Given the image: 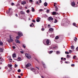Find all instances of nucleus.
Masks as SVG:
<instances>
[{
  "mask_svg": "<svg viewBox=\"0 0 78 78\" xmlns=\"http://www.w3.org/2000/svg\"><path fill=\"white\" fill-rule=\"evenodd\" d=\"M25 56L28 59H31V55L27 53L25 54Z\"/></svg>",
  "mask_w": 78,
  "mask_h": 78,
  "instance_id": "f257e3e1",
  "label": "nucleus"
},
{
  "mask_svg": "<svg viewBox=\"0 0 78 78\" xmlns=\"http://www.w3.org/2000/svg\"><path fill=\"white\" fill-rule=\"evenodd\" d=\"M53 20V18L51 17H50L48 18V20L49 21H51V20Z\"/></svg>",
  "mask_w": 78,
  "mask_h": 78,
  "instance_id": "f03ea898",
  "label": "nucleus"
},
{
  "mask_svg": "<svg viewBox=\"0 0 78 78\" xmlns=\"http://www.w3.org/2000/svg\"><path fill=\"white\" fill-rule=\"evenodd\" d=\"M18 35L19 36H23V34H22V33L20 32H19L18 33Z\"/></svg>",
  "mask_w": 78,
  "mask_h": 78,
  "instance_id": "7ed1b4c3",
  "label": "nucleus"
},
{
  "mask_svg": "<svg viewBox=\"0 0 78 78\" xmlns=\"http://www.w3.org/2000/svg\"><path fill=\"white\" fill-rule=\"evenodd\" d=\"M40 20H41V18H40V17H38L37 18L36 21L37 22H40Z\"/></svg>",
  "mask_w": 78,
  "mask_h": 78,
  "instance_id": "20e7f679",
  "label": "nucleus"
},
{
  "mask_svg": "<svg viewBox=\"0 0 78 78\" xmlns=\"http://www.w3.org/2000/svg\"><path fill=\"white\" fill-rule=\"evenodd\" d=\"M31 65L30 63H28L26 65V68H28V67H30V66H31Z\"/></svg>",
  "mask_w": 78,
  "mask_h": 78,
  "instance_id": "39448f33",
  "label": "nucleus"
},
{
  "mask_svg": "<svg viewBox=\"0 0 78 78\" xmlns=\"http://www.w3.org/2000/svg\"><path fill=\"white\" fill-rule=\"evenodd\" d=\"M30 70L31 71H33L34 72H35L36 71V69H34V68H31L30 69Z\"/></svg>",
  "mask_w": 78,
  "mask_h": 78,
  "instance_id": "423d86ee",
  "label": "nucleus"
},
{
  "mask_svg": "<svg viewBox=\"0 0 78 78\" xmlns=\"http://www.w3.org/2000/svg\"><path fill=\"white\" fill-rule=\"evenodd\" d=\"M71 5L72 6H74L75 5V3L74 2H73L71 3Z\"/></svg>",
  "mask_w": 78,
  "mask_h": 78,
  "instance_id": "0eeeda50",
  "label": "nucleus"
},
{
  "mask_svg": "<svg viewBox=\"0 0 78 78\" xmlns=\"http://www.w3.org/2000/svg\"><path fill=\"white\" fill-rule=\"evenodd\" d=\"M15 41L16 42V43H18L19 44H20V41L19 40L16 39L15 40Z\"/></svg>",
  "mask_w": 78,
  "mask_h": 78,
  "instance_id": "6e6552de",
  "label": "nucleus"
},
{
  "mask_svg": "<svg viewBox=\"0 0 78 78\" xmlns=\"http://www.w3.org/2000/svg\"><path fill=\"white\" fill-rule=\"evenodd\" d=\"M21 3L22 5H25V4H26V2L25 1H23L21 2Z\"/></svg>",
  "mask_w": 78,
  "mask_h": 78,
  "instance_id": "1a4fd4ad",
  "label": "nucleus"
},
{
  "mask_svg": "<svg viewBox=\"0 0 78 78\" xmlns=\"http://www.w3.org/2000/svg\"><path fill=\"white\" fill-rule=\"evenodd\" d=\"M12 56L13 58H16V54H13Z\"/></svg>",
  "mask_w": 78,
  "mask_h": 78,
  "instance_id": "9d476101",
  "label": "nucleus"
},
{
  "mask_svg": "<svg viewBox=\"0 0 78 78\" xmlns=\"http://www.w3.org/2000/svg\"><path fill=\"white\" fill-rule=\"evenodd\" d=\"M12 65H10V64H9L8 65V67H10V69H12Z\"/></svg>",
  "mask_w": 78,
  "mask_h": 78,
  "instance_id": "9b49d317",
  "label": "nucleus"
},
{
  "mask_svg": "<svg viewBox=\"0 0 78 78\" xmlns=\"http://www.w3.org/2000/svg\"><path fill=\"white\" fill-rule=\"evenodd\" d=\"M71 48L72 50H73L75 48V47H74V46L72 45L71 46Z\"/></svg>",
  "mask_w": 78,
  "mask_h": 78,
  "instance_id": "f8f14e48",
  "label": "nucleus"
},
{
  "mask_svg": "<svg viewBox=\"0 0 78 78\" xmlns=\"http://www.w3.org/2000/svg\"><path fill=\"white\" fill-rule=\"evenodd\" d=\"M49 43H50V42L49 41V40H47L46 41V44L47 45H48L49 44Z\"/></svg>",
  "mask_w": 78,
  "mask_h": 78,
  "instance_id": "ddd939ff",
  "label": "nucleus"
},
{
  "mask_svg": "<svg viewBox=\"0 0 78 78\" xmlns=\"http://www.w3.org/2000/svg\"><path fill=\"white\" fill-rule=\"evenodd\" d=\"M9 37L10 38V42H12V41L13 40H12V38H11V36H9Z\"/></svg>",
  "mask_w": 78,
  "mask_h": 78,
  "instance_id": "4468645a",
  "label": "nucleus"
},
{
  "mask_svg": "<svg viewBox=\"0 0 78 78\" xmlns=\"http://www.w3.org/2000/svg\"><path fill=\"white\" fill-rule=\"evenodd\" d=\"M20 13L21 14H25V12L23 11H21Z\"/></svg>",
  "mask_w": 78,
  "mask_h": 78,
  "instance_id": "2eb2a0df",
  "label": "nucleus"
},
{
  "mask_svg": "<svg viewBox=\"0 0 78 78\" xmlns=\"http://www.w3.org/2000/svg\"><path fill=\"white\" fill-rule=\"evenodd\" d=\"M49 31H53V29L52 28H51L49 29Z\"/></svg>",
  "mask_w": 78,
  "mask_h": 78,
  "instance_id": "dca6fc26",
  "label": "nucleus"
},
{
  "mask_svg": "<svg viewBox=\"0 0 78 78\" xmlns=\"http://www.w3.org/2000/svg\"><path fill=\"white\" fill-rule=\"evenodd\" d=\"M44 6H47V3H44Z\"/></svg>",
  "mask_w": 78,
  "mask_h": 78,
  "instance_id": "f3484780",
  "label": "nucleus"
},
{
  "mask_svg": "<svg viewBox=\"0 0 78 78\" xmlns=\"http://www.w3.org/2000/svg\"><path fill=\"white\" fill-rule=\"evenodd\" d=\"M56 14V12H52V14L53 15H55Z\"/></svg>",
  "mask_w": 78,
  "mask_h": 78,
  "instance_id": "a211bd4d",
  "label": "nucleus"
},
{
  "mask_svg": "<svg viewBox=\"0 0 78 78\" xmlns=\"http://www.w3.org/2000/svg\"><path fill=\"white\" fill-rule=\"evenodd\" d=\"M0 45L1 46L3 45V42L2 41H0Z\"/></svg>",
  "mask_w": 78,
  "mask_h": 78,
  "instance_id": "6ab92c4d",
  "label": "nucleus"
},
{
  "mask_svg": "<svg viewBox=\"0 0 78 78\" xmlns=\"http://www.w3.org/2000/svg\"><path fill=\"white\" fill-rule=\"evenodd\" d=\"M3 50L2 48H0V52H3Z\"/></svg>",
  "mask_w": 78,
  "mask_h": 78,
  "instance_id": "aec40b11",
  "label": "nucleus"
},
{
  "mask_svg": "<svg viewBox=\"0 0 78 78\" xmlns=\"http://www.w3.org/2000/svg\"><path fill=\"white\" fill-rule=\"evenodd\" d=\"M32 11L33 12H34V9L33 7H32Z\"/></svg>",
  "mask_w": 78,
  "mask_h": 78,
  "instance_id": "412c9836",
  "label": "nucleus"
},
{
  "mask_svg": "<svg viewBox=\"0 0 78 78\" xmlns=\"http://www.w3.org/2000/svg\"><path fill=\"white\" fill-rule=\"evenodd\" d=\"M34 25H33V23H32V24L30 25V27H33Z\"/></svg>",
  "mask_w": 78,
  "mask_h": 78,
  "instance_id": "4be33fe9",
  "label": "nucleus"
},
{
  "mask_svg": "<svg viewBox=\"0 0 78 78\" xmlns=\"http://www.w3.org/2000/svg\"><path fill=\"white\" fill-rule=\"evenodd\" d=\"M56 54H60V52L59 51H57L56 52Z\"/></svg>",
  "mask_w": 78,
  "mask_h": 78,
  "instance_id": "5701e85b",
  "label": "nucleus"
},
{
  "mask_svg": "<svg viewBox=\"0 0 78 78\" xmlns=\"http://www.w3.org/2000/svg\"><path fill=\"white\" fill-rule=\"evenodd\" d=\"M67 58H69L70 57V56L69 55H67Z\"/></svg>",
  "mask_w": 78,
  "mask_h": 78,
  "instance_id": "b1692460",
  "label": "nucleus"
},
{
  "mask_svg": "<svg viewBox=\"0 0 78 78\" xmlns=\"http://www.w3.org/2000/svg\"><path fill=\"white\" fill-rule=\"evenodd\" d=\"M50 27H51L50 26V25L48 24V28H50Z\"/></svg>",
  "mask_w": 78,
  "mask_h": 78,
  "instance_id": "393cba45",
  "label": "nucleus"
},
{
  "mask_svg": "<svg viewBox=\"0 0 78 78\" xmlns=\"http://www.w3.org/2000/svg\"><path fill=\"white\" fill-rule=\"evenodd\" d=\"M7 41L9 42V43H11V41H10V40L9 39H7Z\"/></svg>",
  "mask_w": 78,
  "mask_h": 78,
  "instance_id": "a878e982",
  "label": "nucleus"
},
{
  "mask_svg": "<svg viewBox=\"0 0 78 78\" xmlns=\"http://www.w3.org/2000/svg\"><path fill=\"white\" fill-rule=\"evenodd\" d=\"M23 48H25V47H26V46H25V44H23Z\"/></svg>",
  "mask_w": 78,
  "mask_h": 78,
  "instance_id": "bb28decb",
  "label": "nucleus"
},
{
  "mask_svg": "<svg viewBox=\"0 0 78 78\" xmlns=\"http://www.w3.org/2000/svg\"><path fill=\"white\" fill-rule=\"evenodd\" d=\"M59 38V37L58 36H57L55 37V39H58Z\"/></svg>",
  "mask_w": 78,
  "mask_h": 78,
  "instance_id": "cd10ccee",
  "label": "nucleus"
},
{
  "mask_svg": "<svg viewBox=\"0 0 78 78\" xmlns=\"http://www.w3.org/2000/svg\"><path fill=\"white\" fill-rule=\"evenodd\" d=\"M26 12H27V13H29V12H30V10L28 9L27 10Z\"/></svg>",
  "mask_w": 78,
  "mask_h": 78,
  "instance_id": "c85d7f7f",
  "label": "nucleus"
},
{
  "mask_svg": "<svg viewBox=\"0 0 78 78\" xmlns=\"http://www.w3.org/2000/svg\"><path fill=\"white\" fill-rule=\"evenodd\" d=\"M20 72H21V70L20 69H19L18 70V72L20 73Z\"/></svg>",
  "mask_w": 78,
  "mask_h": 78,
  "instance_id": "c756f323",
  "label": "nucleus"
},
{
  "mask_svg": "<svg viewBox=\"0 0 78 78\" xmlns=\"http://www.w3.org/2000/svg\"><path fill=\"white\" fill-rule=\"evenodd\" d=\"M49 11H50V10H49L48 9L47 10V13H48V12H49Z\"/></svg>",
  "mask_w": 78,
  "mask_h": 78,
  "instance_id": "7c9ffc66",
  "label": "nucleus"
},
{
  "mask_svg": "<svg viewBox=\"0 0 78 78\" xmlns=\"http://www.w3.org/2000/svg\"><path fill=\"white\" fill-rule=\"evenodd\" d=\"M58 21H57V20H55L54 21V23H57V22Z\"/></svg>",
  "mask_w": 78,
  "mask_h": 78,
  "instance_id": "2f4dec72",
  "label": "nucleus"
},
{
  "mask_svg": "<svg viewBox=\"0 0 78 78\" xmlns=\"http://www.w3.org/2000/svg\"><path fill=\"white\" fill-rule=\"evenodd\" d=\"M65 53L66 54H69V52H68L66 51Z\"/></svg>",
  "mask_w": 78,
  "mask_h": 78,
  "instance_id": "473e14b6",
  "label": "nucleus"
},
{
  "mask_svg": "<svg viewBox=\"0 0 78 78\" xmlns=\"http://www.w3.org/2000/svg\"><path fill=\"white\" fill-rule=\"evenodd\" d=\"M75 39H74V41H76V40L77 39V38L75 37Z\"/></svg>",
  "mask_w": 78,
  "mask_h": 78,
  "instance_id": "72a5a7b5",
  "label": "nucleus"
},
{
  "mask_svg": "<svg viewBox=\"0 0 78 78\" xmlns=\"http://www.w3.org/2000/svg\"><path fill=\"white\" fill-rule=\"evenodd\" d=\"M53 53V51H50L49 53L50 54L51 53Z\"/></svg>",
  "mask_w": 78,
  "mask_h": 78,
  "instance_id": "f704fd0d",
  "label": "nucleus"
},
{
  "mask_svg": "<svg viewBox=\"0 0 78 78\" xmlns=\"http://www.w3.org/2000/svg\"><path fill=\"white\" fill-rule=\"evenodd\" d=\"M19 36H17L16 37V39H19Z\"/></svg>",
  "mask_w": 78,
  "mask_h": 78,
  "instance_id": "c9c22d12",
  "label": "nucleus"
},
{
  "mask_svg": "<svg viewBox=\"0 0 78 78\" xmlns=\"http://www.w3.org/2000/svg\"><path fill=\"white\" fill-rule=\"evenodd\" d=\"M73 24L74 26H75V27H76V23H73Z\"/></svg>",
  "mask_w": 78,
  "mask_h": 78,
  "instance_id": "e433bc0d",
  "label": "nucleus"
},
{
  "mask_svg": "<svg viewBox=\"0 0 78 78\" xmlns=\"http://www.w3.org/2000/svg\"><path fill=\"white\" fill-rule=\"evenodd\" d=\"M76 55H74V56L73 57V59H75V58H76Z\"/></svg>",
  "mask_w": 78,
  "mask_h": 78,
  "instance_id": "4c0bfd02",
  "label": "nucleus"
},
{
  "mask_svg": "<svg viewBox=\"0 0 78 78\" xmlns=\"http://www.w3.org/2000/svg\"><path fill=\"white\" fill-rule=\"evenodd\" d=\"M18 59H19V60H21V58L20 57H19L18 58Z\"/></svg>",
  "mask_w": 78,
  "mask_h": 78,
  "instance_id": "58836bf2",
  "label": "nucleus"
},
{
  "mask_svg": "<svg viewBox=\"0 0 78 78\" xmlns=\"http://www.w3.org/2000/svg\"><path fill=\"white\" fill-rule=\"evenodd\" d=\"M15 67H17V65H16V64H15Z\"/></svg>",
  "mask_w": 78,
  "mask_h": 78,
  "instance_id": "ea45409f",
  "label": "nucleus"
},
{
  "mask_svg": "<svg viewBox=\"0 0 78 78\" xmlns=\"http://www.w3.org/2000/svg\"><path fill=\"white\" fill-rule=\"evenodd\" d=\"M58 8H56L55 9V11H58Z\"/></svg>",
  "mask_w": 78,
  "mask_h": 78,
  "instance_id": "a19ab883",
  "label": "nucleus"
},
{
  "mask_svg": "<svg viewBox=\"0 0 78 78\" xmlns=\"http://www.w3.org/2000/svg\"><path fill=\"white\" fill-rule=\"evenodd\" d=\"M42 62V65H43V66H44V65H45V64H44V62Z\"/></svg>",
  "mask_w": 78,
  "mask_h": 78,
  "instance_id": "79ce46f5",
  "label": "nucleus"
},
{
  "mask_svg": "<svg viewBox=\"0 0 78 78\" xmlns=\"http://www.w3.org/2000/svg\"><path fill=\"white\" fill-rule=\"evenodd\" d=\"M40 11H43V10H42V9H40L39 10Z\"/></svg>",
  "mask_w": 78,
  "mask_h": 78,
  "instance_id": "37998d69",
  "label": "nucleus"
},
{
  "mask_svg": "<svg viewBox=\"0 0 78 78\" xmlns=\"http://www.w3.org/2000/svg\"><path fill=\"white\" fill-rule=\"evenodd\" d=\"M15 5L14 3H12L11 5H12V6H13V5Z\"/></svg>",
  "mask_w": 78,
  "mask_h": 78,
  "instance_id": "c03bdc74",
  "label": "nucleus"
},
{
  "mask_svg": "<svg viewBox=\"0 0 78 78\" xmlns=\"http://www.w3.org/2000/svg\"><path fill=\"white\" fill-rule=\"evenodd\" d=\"M24 53V52L23 51H20V53L22 54H23Z\"/></svg>",
  "mask_w": 78,
  "mask_h": 78,
  "instance_id": "a18cd8bd",
  "label": "nucleus"
},
{
  "mask_svg": "<svg viewBox=\"0 0 78 78\" xmlns=\"http://www.w3.org/2000/svg\"><path fill=\"white\" fill-rule=\"evenodd\" d=\"M69 52L70 53H72V50H69Z\"/></svg>",
  "mask_w": 78,
  "mask_h": 78,
  "instance_id": "49530a36",
  "label": "nucleus"
},
{
  "mask_svg": "<svg viewBox=\"0 0 78 78\" xmlns=\"http://www.w3.org/2000/svg\"><path fill=\"white\" fill-rule=\"evenodd\" d=\"M12 48L13 49H15L16 48V47L15 46H12Z\"/></svg>",
  "mask_w": 78,
  "mask_h": 78,
  "instance_id": "de8ad7c7",
  "label": "nucleus"
},
{
  "mask_svg": "<svg viewBox=\"0 0 78 78\" xmlns=\"http://www.w3.org/2000/svg\"><path fill=\"white\" fill-rule=\"evenodd\" d=\"M39 3H41L42 2V1H41V0H40L39 1Z\"/></svg>",
  "mask_w": 78,
  "mask_h": 78,
  "instance_id": "09e8293b",
  "label": "nucleus"
},
{
  "mask_svg": "<svg viewBox=\"0 0 78 78\" xmlns=\"http://www.w3.org/2000/svg\"><path fill=\"white\" fill-rule=\"evenodd\" d=\"M44 30H45V29H44V28H42V29H41V30H42V31H44Z\"/></svg>",
  "mask_w": 78,
  "mask_h": 78,
  "instance_id": "8fccbe9b",
  "label": "nucleus"
},
{
  "mask_svg": "<svg viewBox=\"0 0 78 78\" xmlns=\"http://www.w3.org/2000/svg\"><path fill=\"white\" fill-rule=\"evenodd\" d=\"M10 12V10H9V11H7L6 12L7 13H8L9 12Z\"/></svg>",
  "mask_w": 78,
  "mask_h": 78,
  "instance_id": "3c124183",
  "label": "nucleus"
},
{
  "mask_svg": "<svg viewBox=\"0 0 78 78\" xmlns=\"http://www.w3.org/2000/svg\"><path fill=\"white\" fill-rule=\"evenodd\" d=\"M32 22H36V21L34 20H32Z\"/></svg>",
  "mask_w": 78,
  "mask_h": 78,
  "instance_id": "603ef678",
  "label": "nucleus"
},
{
  "mask_svg": "<svg viewBox=\"0 0 78 78\" xmlns=\"http://www.w3.org/2000/svg\"><path fill=\"white\" fill-rule=\"evenodd\" d=\"M75 66V65L73 64H72L71 65V66Z\"/></svg>",
  "mask_w": 78,
  "mask_h": 78,
  "instance_id": "864d4df0",
  "label": "nucleus"
},
{
  "mask_svg": "<svg viewBox=\"0 0 78 78\" xmlns=\"http://www.w3.org/2000/svg\"><path fill=\"white\" fill-rule=\"evenodd\" d=\"M76 50H77L78 51V47L76 48Z\"/></svg>",
  "mask_w": 78,
  "mask_h": 78,
  "instance_id": "5fc2aeb1",
  "label": "nucleus"
},
{
  "mask_svg": "<svg viewBox=\"0 0 78 78\" xmlns=\"http://www.w3.org/2000/svg\"><path fill=\"white\" fill-rule=\"evenodd\" d=\"M36 68H37V69L38 70H39V68H38V67H36Z\"/></svg>",
  "mask_w": 78,
  "mask_h": 78,
  "instance_id": "6e6d98bb",
  "label": "nucleus"
},
{
  "mask_svg": "<svg viewBox=\"0 0 78 78\" xmlns=\"http://www.w3.org/2000/svg\"><path fill=\"white\" fill-rule=\"evenodd\" d=\"M37 4H38V5H39V3H38V2H37Z\"/></svg>",
  "mask_w": 78,
  "mask_h": 78,
  "instance_id": "4d7b16f0",
  "label": "nucleus"
},
{
  "mask_svg": "<svg viewBox=\"0 0 78 78\" xmlns=\"http://www.w3.org/2000/svg\"><path fill=\"white\" fill-rule=\"evenodd\" d=\"M18 77L19 78H21V76H18Z\"/></svg>",
  "mask_w": 78,
  "mask_h": 78,
  "instance_id": "13d9d810",
  "label": "nucleus"
},
{
  "mask_svg": "<svg viewBox=\"0 0 78 78\" xmlns=\"http://www.w3.org/2000/svg\"><path fill=\"white\" fill-rule=\"evenodd\" d=\"M30 2H33V1L32 0H30Z\"/></svg>",
  "mask_w": 78,
  "mask_h": 78,
  "instance_id": "bf43d9fd",
  "label": "nucleus"
},
{
  "mask_svg": "<svg viewBox=\"0 0 78 78\" xmlns=\"http://www.w3.org/2000/svg\"><path fill=\"white\" fill-rule=\"evenodd\" d=\"M35 60H36V61H38L37 60V59L36 58H35Z\"/></svg>",
  "mask_w": 78,
  "mask_h": 78,
  "instance_id": "052dcab7",
  "label": "nucleus"
},
{
  "mask_svg": "<svg viewBox=\"0 0 78 78\" xmlns=\"http://www.w3.org/2000/svg\"><path fill=\"white\" fill-rule=\"evenodd\" d=\"M41 78H44V76H41Z\"/></svg>",
  "mask_w": 78,
  "mask_h": 78,
  "instance_id": "680f3d73",
  "label": "nucleus"
},
{
  "mask_svg": "<svg viewBox=\"0 0 78 78\" xmlns=\"http://www.w3.org/2000/svg\"><path fill=\"white\" fill-rule=\"evenodd\" d=\"M61 59L62 60V59H63V58H62V57L61 58Z\"/></svg>",
  "mask_w": 78,
  "mask_h": 78,
  "instance_id": "e2e57ef3",
  "label": "nucleus"
},
{
  "mask_svg": "<svg viewBox=\"0 0 78 78\" xmlns=\"http://www.w3.org/2000/svg\"><path fill=\"white\" fill-rule=\"evenodd\" d=\"M16 17H17V14H16Z\"/></svg>",
  "mask_w": 78,
  "mask_h": 78,
  "instance_id": "0e129e2a",
  "label": "nucleus"
},
{
  "mask_svg": "<svg viewBox=\"0 0 78 78\" xmlns=\"http://www.w3.org/2000/svg\"><path fill=\"white\" fill-rule=\"evenodd\" d=\"M21 76H23V74L21 73Z\"/></svg>",
  "mask_w": 78,
  "mask_h": 78,
  "instance_id": "69168bd1",
  "label": "nucleus"
},
{
  "mask_svg": "<svg viewBox=\"0 0 78 78\" xmlns=\"http://www.w3.org/2000/svg\"><path fill=\"white\" fill-rule=\"evenodd\" d=\"M56 48V47H54L53 48Z\"/></svg>",
  "mask_w": 78,
  "mask_h": 78,
  "instance_id": "338daca9",
  "label": "nucleus"
},
{
  "mask_svg": "<svg viewBox=\"0 0 78 78\" xmlns=\"http://www.w3.org/2000/svg\"><path fill=\"white\" fill-rule=\"evenodd\" d=\"M28 20H30V18H29Z\"/></svg>",
  "mask_w": 78,
  "mask_h": 78,
  "instance_id": "774afa93",
  "label": "nucleus"
}]
</instances>
